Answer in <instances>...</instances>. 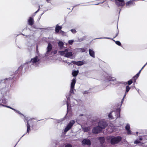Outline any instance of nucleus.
<instances>
[{"instance_id": "f257e3e1", "label": "nucleus", "mask_w": 147, "mask_h": 147, "mask_svg": "<svg viewBox=\"0 0 147 147\" xmlns=\"http://www.w3.org/2000/svg\"><path fill=\"white\" fill-rule=\"evenodd\" d=\"M98 80H102L105 82H107L113 85L117 83V81L115 78H112L111 75L109 74L107 71L102 70L100 71L99 74L97 78Z\"/></svg>"}, {"instance_id": "f03ea898", "label": "nucleus", "mask_w": 147, "mask_h": 147, "mask_svg": "<svg viewBox=\"0 0 147 147\" xmlns=\"http://www.w3.org/2000/svg\"><path fill=\"white\" fill-rule=\"evenodd\" d=\"M107 126V123L104 121H101L98 123V126L94 128L92 132L95 134L100 132L102 129L105 128Z\"/></svg>"}, {"instance_id": "7ed1b4c3", "label": "nucleus", "mask_w": 147, "mask_h": 147, "mask_svg": "<svg viewBox=\"0 0 147 147\" xmlns=\"http://www.w3.org/2000/svg\"><path fill=\"white\" fill-rule=\"evenodd\" d=\"M59 53L60 55H64L67 57L72 56L73 55L71 52H68V50L67 49H65L64 51H59Z\"/></svg>"}, {"instance_id": "20e7f679", "label": "nucleus", "mask_w": 147, "mask_h": 147, "mask_svg": "<svg viewBox=\"0 0 147 147\" xmlns=\"http://www.w3.org/2000/svg\"><path fill=\"white\" fill-rule=\"evenodd\" d=\"M120 116V113L119 111H112L109 115V117L111 119L117 118Z\"/></svg>"}, {"instance_id": "39448f33", "label": "nucleus", "mask_w": 147, "mask_h": 147, "mask_svg": "<svg viewBox=\"0 0 147 147\" xmlns=\"http://www.w3.org/2000/svg\"><path fill=\"white\" fill-rule=\"evenodd\" d=\"M75 123V121L74 120H72L71 121L65 129L64 131V132H66L69 131L72 127L73 125Z\"/></svg>"}, {"instance_id": "423d86ee", "label": "nucleus", "mask_w": 147, "mask_h": 147, "mask_svg": "<svg viewBox=\"0 0 147 147\" xmlns=\"http://www.w3.org/2000/svg\"><path fill=\"white\" fill-rule=\"evenodd\" d=\"M115 4L119 7H123L125 4L124 0H115Z\"/></svg>"}, {"instance_id": "0eeeda50", "label": "nucleus", "mask_w": 147, "mask_h": 147, "mask_svg": "<svg viewBox=\"0 0 147 147\" xmlns=\"http://www.w3.org/2000/svg\"><path fill=\"white\" fill-rule=\"evenodd\" d=\"M120 137H115L112 138L111 140V143L112 144H114L118 143L121 140Z\"/></svg>"}, {"instance_id": "6e6552de", "label": "nucleus", "mask_w": 147, "mask_h": 147, "mask_svg": "<svg viewBox=\"0 0 147 147\" xmlns=\"http://www.w3.org/2000/svg\"><path fill=\"white\" fill-rule=\"evenodd\" d=\"M76 79L75 78H74L72 80L71 84V88L69 92H74L75 89H74V86L76 83Z\"/></svg>"}, {"instance_id": "1a4fd4ad", "label": "nucleus", "mask_w": 147, "mask_h": 147, "mask_svg": "<svg viewBox=\"0 0 147 147\" xmlns=\"http://www.w3.org/2000/svg\"><path fill=\"white\" fill-rule=\"evenodd\" d=\"M82 144L85 146L86 145L88 146L90 145L91 144V142L90 140L88 139H84L82 142Z\"/></svg>"}, {"instance_id": "9d476101", "label": "nucleus", "mask_w": 147, "mask_h": 147, "mask_svg": "<svg viewBox=\"0 0 147 147\" xmlns=\"http://www.w3.org/2000/svg\"><path fill=\"white\" fill-rule=\"evenodd\" d=\"M39 60L38 57L37 56H36L33 58L31 59L30 62L34 63L38 62Z\"/></svg>"}, {"instance_id": "9b49d317", "label": "nucleus", "mask_w": 147, "mask_h": 147, "mask_svg": "<svg viewBox=\"0 0 147 147\" xmlns=\"http://www.w3.org/2000/svg\"><path fill=\"white\" fill-rule=\"evenodd\" d=\"M28 24L30 26H32L34 24V20L31 17H30L28 21Z\"/></svg>"}, {"instance_id": "f8f14e48", "label": "nucleus", "mask_w": 147, "mask_h": 147, "mask_svg": "<svg viewBox=\"0 0 147 147\" xmlns=\"http://www.w3.org/2000/svg\"><path fill=\"white\" fill-rule=\"evenodd\" d=\"M73 63L78 66H80L84 65V62L82 61H73Z\"/></svg>"}, {"instance_id": "ddd939ff", "label": "nucleus", "mask_w": 147, "mask_h": 147, "mask_svg": "<svg viewBox=\"0 0 147 147\" xmlns=\"http://www.w3.org/2000/svg\"><path fill=\"white\" fill-rule=\"evenodd\" d=\"M52 49V45L50 43H49L48 44V47H47V51L46 52V54H48L49 53L51 50Z\"/></svg>"}, {"instance_id": "4468645a", "label": "nucleus", "mask_w": 147, "mask_h": 147, "mask_svg": "<svg viewBox=\"0 0 147 147\" xmlns=\"http://www.w3.org/2000/svg\"><path fill=\"white\" fill-rule=\"evenodd\" d=\"M137 78H134V77L132 78L129 80L127 82V84L129 85H130L131 84H132L133 82H136V80H137Z\"/></svg>"}, {"instance_id": "2eb2a0df", "label": "nucleus", "mask_w": 147, "mask_h": 147, "mask_svg": "<svg viewBox=\"0 0 147 147\" xmlns=\"http://www.w3.org/2000/svg\"><path fill=\"white\" fill-rule=\"evenodd\" d=\"M30 122H32V121H30ZM27 133H28L29 134L30 131V126L29 123V121H27Z\"/></svg>"}, {"instance_id": "dca6fc26", "label": "nucleus", "mask_w": 147, "mask_h": 147, "mask_svg": "<svg viewBox=\"0 0 147 147\" xmlns=\"http://www.w3.org/2000/svg\"><path fill=\"white\" fill-rule=\"evenodd\" d=\"M62 28V27L61 26H60L58 25V24H57L56 26L55 27V32L57 33H58L59 32L60 30Z\"/></svg>"}, {"instance_id": "f3484780", "label": "nucleus", "mask_w": 147, "mask_h": 147, "mask_svg": "<svg viewBox=\"0 0 147 147\" xmlns=\"http://www.w3.org/2000/svg\"><path fill=\"white\" fill-rule=\"evenodd\" d=\"M130 125L129 124H127L125 127V129L127 131L128 134H131L130 131L129 130Z\"/></svg>"}, {"instance_id": "a211bd4d", "label": "nucleus", "mask_w": 147, "mask_h": 147, "mask_svg": "<svg viewBox=\"0 0 147 147\" xmlns=\"http://www.w3.org/2000/svg\"><path fill=\"white\" fill-rule=\"evenodd\" d=\"M79 71L78 70L77 71H74L72 72V75L74 77L76 76L78 73Z\"/></svg>"}, {"instance_id": "6ab92c4d", "label": "nucleus", "mask_w": 147, "mask_h": 147, "mask_svg": "<svg viewBox=\"0 0 147 147\" xmlns=\"http://www.w3.org/2000/svg\"><path fill=\"white\" fill-rule=\"evenodd\" d=\"M142 68L140 70V71H139V72L136 74L135 76H134V78H136L137 79L139 77L140 74L142 70Z\"/></svg>"}, {"instance_id": "aec40b11", "label": "nucleus", "mask_w": 147, "mask_h": 147, "mask_svg": "<svg viewBox=\"0 0 147 147\" xmlns=\"http://www.w3.org/2000/svg\"><path fill=\"white\" fill-rule=\"evenodd\" d=\"M84 132H88L90 130V128L89 127H85L83 129Z\"/></svg>"}, {"instance_id": "412c9836", "label": "nucleus", "mask_w": 147, "mask_h": 147, "mask_svg": "<svg viewBox=\"0 0 147 147\" xmlns=\"http://www.w3.org/2000/svg\"><path fill=\"white\" fill-rule=\"evenodd\" d=\"M58 44L59 46L61 48H62L64 45L62 41L59 42Z\"/></svg>"}, {"instance_id": "4be33fe9", "label": "nucleus", "mask_w": 147, "mask_h": 147, "mask_svg": "<svg viewBox=\"0 0 147 147\" xmlns=\"http://www.w3.org/2000/svg\"><path fill=\"white\" fill-rule=\"evenodd\" d=\"M99 139L100 143L101 144H102L104 142L105 139L104 137L100 138Z\"/></svg>"}, {"instance_id": "5701e85b", "label": "nucleus", "mask_w": 147, "mask_h": 147, "mask_svg": "<svg viewBox=\"0 0 147 147\" xmlns=\"http://www.w3.org/2000/svg\"><path fill=\"white\" fill-rule=\"evenodd\" d=\"M130 88L129 86H127L126 87V92H128Z\"/></svg>"}, {"instance_id": "b1692460", "label": "nucleus", "mask_w": 147, "mask_h": 147, "mask_svg": "<svg viewBox=\"0 0 147 147\" xmlns=\"http://www.w3.org/2000/svg\"><path fill=\"white\" fill-rule=\"evenodd\" d=\"M115 43L119 46H121V43L119 41H116L115 42Z\"/></svg>"}, {"instance_id": "393cba45", "label": "nucleus", "mask_w": 147, "mask_h": 147, "mask_svg": "<svg viewBox=\"0 0 147 147\" xmlns=\"http://www.w3.org/2000/svg\"><path fill=\"white\" fill-rule=\"evenodd\" d=\"M98 39H111V38L109 37H102L99 38H98Z\"/></svg>"}, {"instance_id": "a878e982", "label": "nucleus", "mask_w": 147, "mask_h": 147, "mask_svg": "<svg viewBox=\"0 0 147 147\" xmlns=\"http://www.w3.org/2000/svg\"><path fill=\"white\" fill-rule=\"evenodd\" d=\"M74 40H70L68 41V43L70 44L71 45L72 44Z\"/></svg>"}, {"instance_id": "bb28decb", "label": "nucleus", "mask_w": 147, "mask_h": 147, "mask_svg": "<svg viewBox=\"0 0 147 147\" xmlns=\"http://www.w3.org/2000/svg\"><path fill=\"white\" fill-rule=\"evenodd\" d=\"M65 147H72V146L71 144H68L66 145Z\"/></svg>"}, {"instance_id": "cd10ccee", "label": "nucleus", "mask_w": 147, "mask_h": 147, "mask_svg": "<svg viewBox=\"0 0 147 147\" xmlns=\"http://www.w3.org/2000/svg\"><path fill=\"white\" fill-rule=\"evenodd\" d=\"M71 31L74 33H75L76 32V31L75 29H72L71 30Z\"/></svg>"}, {"instance_id": "c85d7f7f", "label": "nucleus", "mask_w": 147, "mask_h": 147, "mask_svg": "<svg viewBox=\"0 0 147 147\" xmlns=\"http://www.w3.org/2000/svg\"><path fill=\"white\" fill-rule=\"evenodd\" d=\"M89 52L90 55L91 56H92V50L91 49H90L89 50Z\"/></svg>"}, {"instance_id": "c756f323", "label": "nucleus", "mask_w": 147, "mask_h": 147, "mask_svg": "<svg viewBox=\"0 0 147 147\" xmlns=\"http://www.w3.org/2000/svg\"><path fill=\"white\" fill-rule=\"evenodd\" d=\"M140 142L138 140H136L134 142V143H135V144H138V143H139Z\"/></svg>"}, {"instance_id": "7c9ffc66", "label": "nucleus", "mask_w": 147, "mask_h": 147, "mask_svg": "<svg viewBox=\"0 0 147 147\" xmlns=\"http://www.w3.org/2000/svg\"><path fill=\"white\" fill-rule=\"evenodd\" d=\"M6 107H7V108H10L11 109H12L13 110H15V109H14L11 107L9 106H6Z\"/></svg>"}, {"instance_id": "2f4dec72", "label": "nucleus", "mask_w": 147, "mask_h": 147, "mask_svg": "<svg viewBox=\"0 0 147 147\" xmlns=\"http://www.w3.org/2000/svg\"><path fill=\"white\" fill-rule=\"evenodd\" d=\"M118 34H119V31H118V30L117 32L116 33V34L115 36L113 38H115L116 37H117L118 36Z\"/></svg>"}, {"instance_id": "473e14b6", "label": "nucleus", "mask_w": 147, "mask_h": 147, "mask_svg": "<svg viewBox=\"0 0 147 147\" xmlns=\"http://www.w3.org/2000/svg\"><path fill=\"white\" fill-rule=\"evenodd\" d=\"M100 3H95L94 2H93V3H92V5H98Z\"/></svg>"}, {"instance_id": "72a5a7b5", "label": "nucleus", "mask_w": 147, "mask_h": 147, "mask_svg": "<svg viewBox=\"0 0 147 147\" xmlns=\"http://www.w3.org/2000/svg\"><path fill=\"white\" fill-rule=\"evenodd\" d=\"M40 6H39V8L35 12V13H37L40 10Z\"/></svg>"}, {"instance_id": "f704fd0d", "label": "nucleus", "mask_w": 147, "mask_h": 147, "mask_svg": "<svg viewBox=\"0 0 147 147\" xmlns=\"http://www.w3.org/2000/svg\"><path fill=\"white\" fill-rule=\"evenodd\" d=\"M40 6H39V8L35 12V13H37L40 10Z\"/></svg>"}, {"instance_id": "c9c22d12", "label": "nucleus", "mask_w": 147, "mask_h": 147, "mask_svg": "<svg viewBox=\"0 0 147 147\" xmlns=\"http://www.w3.org/2000/svg\"><path fill=\"white\" fill-rule=\"evenodd\" d=\"M40 6H39V8L35 12V13H37L40 10Z\"/></svg>"}, {"instance_id": "e433bc0d", "label": "nucleus", "mask_w": 147, "mask_h": 147, "mask_svg": "<svg viewBox=\"0 0 147 147\" xmlns=\"http://www.w3.org/2000/svg\"><path fill=\"white\" fill-rule=\"evenodd\" d=\"M92 57H94V52L93 51H92Z\"/></svg>"}, {"instance_id": "4c0bfd02", "label": "nucleus", "mask_w": 147, "mask_h": 147, "mask_svg": "<svg viewBox=\"0 0 147 147\" xmlns=\"http://www.w3.org/2000/svg\"><path fill=\"white\" fill-rule=\"evenodd\" d=\"M81 50L82 52H84L85 51V49H81Z\"/></svg>"}, {"instance_id": "58836bf2", "label": "nucleus", "mask_w": 147, "mask_h": 147, "mask_svg": "<svg viewBox=\"0 0 147 147\" xmlns=\"http://www.w3.org/2000/svg\"><path fill=\"white\" fill-rule=\"evenodd\" d=\"M60 33L61 34H64V32L62 31V30H61L60 31Z\"/></svg>"}, {"instance_id": "ea45409f", "label": "nucleus", "mask_w": 147, "mask_h": 147, "mask_svg": "<svg viewBox=\"0 0 147 147\" xmlns=\"http://www.w3.org/2000/svg\"><path fill=\"white\" fill-rule=\"evenodd\" d=\"M147 64V62L142 67V69H143L144 67L146 66V65Z\"/></svg>"}, {"instance_id": "a19ab883", "label": "nucleus", "mask_w": 147, "mask_h": 147, "mask_svg": "<svg viewBox=\"0 0 147 147\" xmlns=\"http://www.w3.org/2000/svg\"><path fill=\"white\" fill-rule=\"evenodd\" d=\"M36 52L38 53V48L37 46H36Z\"/></svg>"}, {"instance_id": "79ce46f5", "label": "nucleus", "mask_w": 147, "mask_h": 147, "mask_svg": "<svg viewBox=\"0 0 147 147\" xmlns=\"http://www.w3.org/2000/svg\"><path fill=\"white\" fill-rule=\"evenodd\" d=\"M125 95H126V94H125V95H124V96L123 97V99H122V101H121V102H122V103L123 102V99H124V97H125Z\"/></svg>"}, {"instance_id": "37998d69", "label": "nucleus", "mask_w": 147, "mask_h": 147, "mask_svg": "<svg viewBox=\"0 0 147 147\" xmlns=\"http://www.w3.org/2000/svg\"><path fill=\"white\" fill-rule=\"evenodd\" d=\"M67 110H68V106H69V104H68V102H67Z\"/></svg>"}, {"instance_id": "c03bdc74", "label": "nucleus", "mask_w": 147, "mask_h": 147, "mask_svg": "<svg viewBox=\"0 0 147 147\" xmlns=\"http://www.w3.org/2000/svg\"><path fill=\"white\" fill-rule=\"evenodd\" d=\"M57 53V51H53V53L54 54H55Z\"/></svg>"}, {"instance_id": "a18cd8bd", "label": "nucleus", "mask_w": 147, "mask_h": 147, "mask_svg": "<svg viewBox=\"0 0 147 147\" xmlns=\"http://www.w3.org/2000/svg\"><path fill=\"white\" fill-rule=\"evenodd\" d=\"M2 101H4V102H3V103H4V104H5V100L4 99H3L2 100Z\"/></svg>"}, {"instance_id": "49530a36", "label": "nucleus", "mask_w": 147, "mask_h": 147, "mask_svg": "<svg viewBox=\"0 0 147 147\" xmlns=\"http://www.w3.org/2000/svg\"><path fill=\"white\" fill-rule=\"evenodd\" d=\"M83 115V114H81L80 115V116H82Z\"/></svg>"}, {"instance_id": "de8ad7c7", "label": "nucleus", "mask_w": 147, "mask_h": 147, "mask_svg": "<svg viewBox=\"0 0 147 147\" xmlns=\"http://www.w3.org/2000/svg\"><path fill=\"white\" fill-rule=\"evenodd\" d=\"M140 140H142V139L141 138H140Z\"/></svg>"}, {"instance_id": "09e8293b", "label": "nucleus", "mask_w": 147, "mask_h": 147, "mask_svg": "<svg viewBox=\"0 0 147 147\" xmlns=\"http://www.w3.org/2000/svg\"><path fill=\"white\" fill-rule=\"evenodd\" d=\"M121 9H120V11H119V12H120V11H121Z\"/></svg>"}, {"instance_id": "8fccbe9b", "label": "nucleus", "mask_w": 147, "mask_h": 147, "mask_svg": "<svg viewBox=\"0 0 147 147\" xmlns=\"http://www.w3.org/2000/svg\"><path fill=\"white\" fill-rule=\"evenodd\" d=\"M84 92H86V91H85Z\"/></svg>"}, {"instance_id": "3c124183", "label": "nucleus", "mask_w": 147, "mask_h": 147, "mask_svg": "<svg viewBox=\"0 0 147 147\" xmlns=\"http://www.w3.org/2000/svg\"><path fill=\"white\" fill-rule=\"evenodd\" d=\"M15 146L14 147H15Z\"/></svg>"}]
</instances>
